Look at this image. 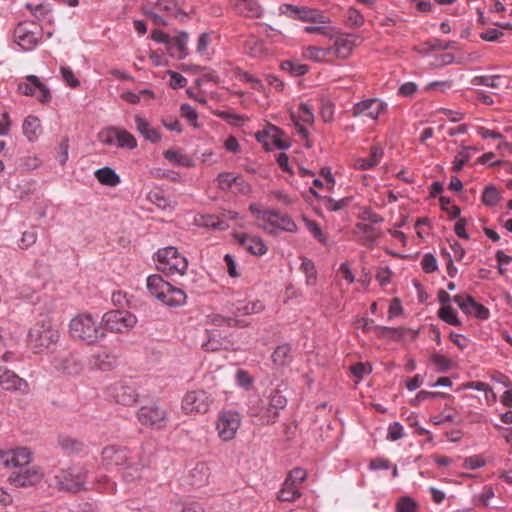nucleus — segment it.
Returning a JSON list of instances; mask_svg holds the SVG:
<instances>
[{"label": "nucleus", "instance_id": "ddd939ff", "mask_svg": "<svg viewBox=\"0 0 512 512\" xmlns=\"http://www.w3.org/2000/svg\"><path fill=\"white\" fill-rule=\"evenodd\" d=\"M36 30L34 23H19L13 33L15 42L25 51L34 49L40 39V32Z\"/></svg>", "mask_w": 512, "mask_h": 512}, {"label": "nucleus", "instance_id": "c756f323", "mask_svg": "<svg viewBox=\"0 0 512 512\" xmlns=\"http://www.w3.org/2000/svg\"><path fill=\"white\" fill-rule=\"evenodd\" d=\"M383 156V151L380 147L373 145L370 148V154L368 159L358 158L356 162H354V167H358L362 170L372 168L380 161Z\"/></svg>", "mask_w": 512, "mask_h": 512}, {"label": "nucleus", "instance_id": "c9c22d12", "mask_svg": "<svg viewBox=\"0 0 512 512\" xmlns=\"http://www.w3.org/2000/svg\"><path fill=\"white\" fill-rule=\"evenodd\" d=\"M59 446L66 452L79 453L84 450V443L70 436H60L58 438Z\"/></svg>", "mask_w": 512, "mask_h": 512}, {"label": "nucleus", "instance_id": "4be33fe9", "mask_svg": "<svg viewBox=\"0 0 512 512\" xmlns=\"http://www.w3.org/2000/svg\"><path fill=\"white\" fill-rule=\"evenodd\" d=\"M233 236L235 240L251 254L256 256L266 254L267 246L260 237L245 233H234Z\"/></svg>", "mask_w": 512, "mask_h": 512}, {"label": "nucleus", "instance_id": "052dcab7", "mask_svg": "<svg viewBox=\"0 0 512 512\" xmlns=\"http://www.w3.org/2000/svg\"><path fill=\"white\" fill-rule=\"evenodd\" d=\"M37 240V232L34 230L31 231H24L22 233V236L19 240V247L21 249H28L32 245L36 243Z\"/></svg>", "mask_w": 512, "mask_h": 512}, {"label": "nucleus", "instance_id": "69168bd1", "mask_svg": "<svg viewBox=\"0 0 512 512\" xmlns=\"http://www.w3.org/2000/svg\"><path fill=\"white\" fill-rule=\"evenodd\" d=\"M63 80L72 88L80 85L79 80L75 77L73 71L69 67H61L60 69Z\"/></svg>", "mask_w": 512, "mask_h": 512}, {"label": "nucleus", "instance_id": "2f4dec72", "mask_svg": "<svg viewBox=\"0 0 512 512\" xmlns=\"http://www.w3.org/2000/svg\"><path fill=\"white\" fill-rule=\"evenodd\" d=\"M126 466L123 469L122 477L126 482H134L140 479L143 475V472L146 468L143 463H132L131 461H127Z\"/></svg>", "mask_w": 512, "mask_h": 512}, {"label": "nucleus", "instance_id": "f257e3e1", "mask_svg": "<svg viewBox=\"0 0 512 512\" xmlns=\"http://www.w3.org/2000/svg\"><path fill=\"white\" fill-rule=\"evenodd\" d=\"M286 389L285 385H278L270 389L264 398L258 401L257 406L250 407L251 416L257 418L262 425L275 423L280 410L287 405V397L284 395Z\"/></svg>", "mask_w": 512, "mask_h": 512}, {"label": "nucleus", "instance_id": "338daca9", "mask_svg": "<svg viewBox=\"0 0 512 512\" xmlns=\"http://www.w3.org/2000/svg\"><path fill=\"white\" fill-rule=\"evenodd\" d=\"M305 221H306L308 230L314 236V238H316L319 242L326 244L327 239H326L325 235L323 234L321 228L318 226V224L314 221L307 220V219Z\"/></svg>", "mask_w": 512, "mask_h": 512}, {"label": "nucleus", "instance_id": "20e7f679", "mask_svg": "<svg viewBox=\"0 0 512 512\" xmlns=\"http://www.w3.org/2000/svg\"><path fill=\"white\" fill-rule=\"evenodd\" d=\"M60 338V331L50 319L44 317L37 321L28 334L29 345L36 351L42 352L50 349Z\"/></svg>", "mask_w": 512, "mask_h": 512}, {"label": "nucleus", "instance_id": "a19ab883", "mask_svg": "<svg viewBox=\"0 0 512 512\" xmlns=\"http://www.w3.org/2000/svg\"><path fill=\"white\" fill-rule=\"evenodd\" d=\"M453 301L459 306V308L465 314H472L473 307L475 306V300L470 295L458 294L453 297Z\"/></svg>", "mask_w": 512, "mask_h": 512}, {"label": "nucleus", "instance_id": "13d9d810", "mask_svg": "<svg viewBox=\"0 0 512 512\" xmlns=\"http://www.w3.org/2000/svg\"><path fill=\"white\" fill-rule=\"evenodd\" d=\"M439 202L441 208L447 211L451 218H458L460 216V208L456 205H452L450 198L441 196Z\"/></svg>", "mask_w": 512, "mask_h": 512}, {"label": "nucleus", "instance_id": "e2e57ef3", "mask_svg": "<svg viewBox=\"0 0 512 512\" xmlns=\"http://www.w3.org/2000/svg\"><path fill=\"white\" fill-rule=\"evenodd\" d=\"M431 361L436 365L440 372H446L451 367V361L438 353H435L431 356Z\"/></svg>", "mask_w": 512, "mask_h": 512}, {"label": "nucleus", "instance_id": "680f3d73", "mask_svg": "<svg viewBox=\"0 0 512 512\" xmlns=\"http://www.w3.org/2000/svg\"><path fill=\"white\" fill-rule=\"evenodd\" d=\"M404 436L403 426L399 422H393L388 427L387 439L396 441Z\"/></svg>", "mask_w": 512, "mask_h": 512}, {"label": "nucleus", "instance_id": "774afa93", "mask_svg": "<svg viewBox=\"0 0 512 512\" xmlns=\"http://www.w3.org/2000/svg\"><path fill=\"white\" fill-rule=\"evenodd\" d=\"M168 75H170V86L173 89L182 88L187 84V79L178 72H174L172 70L167 71Z\"/></svg>", "mask_w": 512, "mask_h": 512}, {"label": "nucleus", "instance_id": "49530a36", "mask_svg": "<svg viewBox=\"0 0 512 512\" xmlns=\"http://www.w3.org/2000/svg\"><path fill=\"white\" fill-rule=\"evenodd\" d=\"M188 33L182 31L173 40V46L177 48L179 54L178 59H183L188 55L187 51Z\"/></svg>", "mask_w": 512, "mask_h": 512}, {"label": "nucleus", "instance_id": "a211bd4d", "mask_svg": "<svg viewBox=\"0 0 512 512\" xmlns=\"http://www.w3.org/2000/svg\"><path fill=\"white\" fill-rule=\"evenodd\" d=\"M129 450L126 447L110 445L102 449L101 463L104 467L120 466L127 463Z\"/></svg>", "mask_w": 512, "mask_h": 512}, {"label": "nucleus", "instance_id": "473e14b6", "mask_svg": "<svg viewBox=\"0 0 512 512\" xmlns=\"http://www.w3.org/2000/svg\"><path fill=\"white\" fill-rule=\"evenodd\" d=\"M263 308H264L263 304L258 300L250 301V302L239 301L235 305L233 313L236 316L250 315V314H255V313L261 312L263 310Z\"/></svg>", "mask_w": 512, "mask_h": 512}, {"label": "nucleus", "instance_id": "412c9836", "mask_svg": "<svg viewBox=\"0 0 512 512\" xmlns=\"http://www.w3.org/2000/svg\"><path fill=\"white\" fill-rule=\"evenodd\" d=\"M52 365L58 371L68 375H78L83 370L81 360L74 354L55 357L52 361Z\"/></svg>", "mask_w": 512, "mask_h": 512}, {"label": "nucleus", "instance_id": "de8ad7c7", "mask_svg": "<svg viewBox=\"0 0 512 512\" xmlns=\"http://www.w3.org/2000/svg\"><path fill=\"white\" fill-rule=\"evenodd\" d=\"M396 512H418V504L413 498L403 496L397 501Z\"/></svg>", "mask_w": 512, "mask_h": 512}, {"label": "nucleus", "instance_id": "0eeeda50", "mask_svg": "<svg viewBox=\"0 0 512 512\" xmlns=\"http://www.w3.org/2000/svg\"><path fill=\"white\" fill-rule=\"evenodd\" d=\"M119 354L116 349L100 346L87 359V367L91 371H111L117 367Z\"/></svg>", "mask_w": 512, "mask_h": 512}, {"label": "nucleus", "instance_id": "864d4df0", "mask_svg": "<svg viewBox=\"0 0 512 512\" xmlns=\"http://www.w3.org/2000/svg\"><path fill=\"white\" fill-rule=\"evenodd\" d=\"M238 176H235L231 172L220 173L216 179L218 188L221 190H227L231 186L236 184Z\"/></svg>", "mask_w": 512, "mask_h": 512}, {"label": "nucleus", "instance_id": "423d86ee", "mask_svg": "<svg viewBox=\"0 0 512 512\" xmlns=\"http://www.w3.org/2000/svg\"><path fill=\"white\" fill-rule=\"evenodd\" d=\"M137 323L135 315L126 310H111L103 314L101 326L104 332L124 333Z\"/></svg>", "mask_w": 512, "mask_h": 512}, {"label": "nucleus", "instance_id": "f3484780", "mask_svg": "<svg viewBox=\"0 0 512 512\" xmlns=\"http://www.w3.org/2000/svg\"><path fill=\"white\" fill-rule=\"evenodd\" d=\"M329 39L333 40V45L328 47L330 55L346 59L352 54V39L349 34L333 28L332 36H329Z\"/></svg>", "mask_w": 512, "mask_h": 512}, {"label": "nucleus", "instance_id": "9b49d317", "mask_svg": "<svg viewBox=\"0 0 512 512\" xmlns=\"http://www.w3.org/2000/svg\"><path fill=\"white\" fill-rule=\"evenodd\" d=\"M44 476L39 466H25L13 471L8 482L16 488L31 487L39 484Z\"/></svg>", "mask_w": 512, "mask_h": 512}, {"label": "nucleus", "instance_id": "aec40b11", "mask_svg": "<svg viewBox=\"0 0 512 512\" xmlns=\"http://www.w3.org/2000/svg\"><path fill=\"white\" fill-rule=\"evenodd\" d=\"M262 220L275 229L295 233L297 225L287 214H281L275 210H266L262 213Z\"/></svg>", "mask_w": 512, "mask_h": 512}, {"label": "nucleus", "instance_id": "ea45409f", "mask_svg": "<svg viewBox=\"0 0 512 512\" xmlns=\"http://www.w3.org/2000/svg\"><path fill=\"white\" fill-rule=\"evenodd\" d=\"M292 120H299L304 124H313L314 113L312 107L308 103H300L298 116L292 115Z\"/></svg>", "mask_w": 512, "mask_h": 512}, {"label": "nucleus", "instance_id": "c03bdc74", "mask_svg": "<svg viewBox=\"0 0 512 512\" xmlns=\"http://www.w3.org/2000/svg\"><path fill=\"white\" fill-rule=\"evenodd\" d=\"M470 147H462L458 154L454 157L452 170L460 172L463 167L469 162L471 155L469 153Z\"/></svg>", "mask_w": 512, "mask_h": 512}, {"label": "nucleus", "instance_id": "b1692460", "mask_svg": "<svg viewBox=\"0 0 512 512\" xmlns=\"http://www.w3.org/2000/svg\"><path fill=\"white\" fill-rule=\"evenodd\" d=\"M211 471L206 463H198L188 475V483L193 487H203L209 482Z\"/></svg>", "mask_w": 512, "mask_h": 512}, {"label": "nucleus", "instance_id": "6ab92c4d", "mask_svg": "<svg viewBox=\"0 0 512 512\" xmlns=\"http://www.w3.org/2000/svg\"><path fill=\"white\" fill-rule=\"evenodd\" d=\"M387 105L377 98L366 99L357 104H354V117L366 116L372 120H377L378 117L385 113Z\"/></svg>", "mask_w": 512, "mask_h": 512}, {"label": "nucleus", "instance_id": "1a4fd4ad", "mask_svg": "<svg viewBox=\"0 0 512 512\" xmlns=\"http://www.w3.org/2000/svg\"><path fill=\"white\" fill-rule=\"evenodd\" d=\"M214 397L205 390L187 392L182 400V408L188 414H205L210 410Z\"/></svg>", "mask_w": 512, "mask_h": 512}, {"label": "nucleus", "instance_id": "37998d69", "mask_svg": "<svg viewBox=\"0 0 512 512\" xmlns=\"http://www.w3.org/2000/svg\"><path fill=\"white\" fill-rule=\"evenodd\" d=\"M290 352L291 348L289 345H280L278 346L273 354H272V360L277 365H285L290 359Z\"/></svg>", "mask_w": 512, "mask_h": 512}, {"label": "nucleus", "instance_id": "e433bc0d", "mask_svg": "<svg viewBox=\"0 0 512 512\" xmlns=\"http://www.w3.org/2000/svg\"><path fill=\"white\" fill-rule=\"evenodd\" d=\"M116 146L119 148L135 149L137 147L136 138L128 131L117 128Z\"/></svg>", "mask_w": 512, "mask_h": 512}, {"label": "nucleus", "instance_id": "4468645a", "mask_svg": "<svg viewBox=\"0 0 512 512\" xmlns=\"http://www.w3.org/2000/svg\"><path fill=\"white\" fill-rule=\"evenodd\" d=\"M32 454L26 447H17L10 450H0V464L6 468L20 469L29 465Z\"/></svg>", "mask_w": 512, "mask_h": 512}, {"label": "nucleus", "instance_id": "5701e85b", "mask_svg": "<svg viewBox=\"0 0 512 512\" xmlns=\"http://www.w3.org/2000/svg\"><path fill=\"white\" fill-rule=\"evenodd\" d=\"M0 385L5 390L17 391L26 388L27 382L20 378L15 372L0 367Z\"/></svg>", "mask_w": 512, "mask_h": 512}, {"label": "nucleus", "instance_id": "c85d7f7f", "mask_svg": "<svg viewBox=\"0 0 512 512\" xmlns=\"http://www.w3.org/2000/svg\"><path fill=\"white\" fill-rule=\"evenodd\" d=\"M157 8L180 21H184L187 18V14L173 0H160L157 3Z\"/></svg>", "mask_w": 512, "mask_h": 512}, {"label": "nucleus", "instance_id": "dca6fc26", "mask_svg": "<svg viewBox=\"0 0 512 512\" xmlns=\"http://www.w3.org/2000/svg\"><path fill=\"white\" fill-rule=\"evenodd\" d=\"M280 12L292 19L302 21H311L325 23L326 17L316 9H310L305 6H295L292 4H284L280 6Z\"/></svg>", "mask_w": 512, "mask_h": 512}, {"label": "nucleus", "instance_id": "79ce46f5", "mask_svg": "<svg viewBox=\"0 0 512 512\" xmlns=\"http://www.w3.org/2000/svg\"><path fill=\"white\" fill-rule=\"evenodd\" d=\"M438 316L441 320L454 326H460L461 321L458 319L456 312L450 305L442 306L438 311Z\"/></svg>", "mask_w": 512, "mask_h": 512}, {"label": "nucleus", "instance_id": "3c124183", "mask_svg": "<svg viewBox=\"0 0 512 512\" xmlns=\"http://www.w3.org/2000/svg\"><path fill=\"white\" fill-rule=\"evenodd\" d=\"M281 68L293 76H301L308 72L307 65L295 63L293 61H284L281 64Z\"/></svg>", "mask_w": 512, "mask_h": 512}, {"label": "nucleus", "instance_id": "6e6552de", "mask_svg": "<svg viewBox=\"0 0 512 512\" xmlns=\"http://www.w3.org/2000/svg\"><path fill=\"white\" fill-rule=\"evenodd\" d=\"M87 474L88 472L84 467H71L60 471L55 476L56 484L61 490L76 493L84 489Z\"/></svg>", "mask_w": 512, "mask_h": 512}, {"label": "nucleus", "instance_id": "4c0bfd02", "mask_svg": "<svg viewBox=\"0 0 512 512\" xmlns=\"http://www.w3.org/2000/svg\"><path fill=\"white\" fill-rule=\"evenodd\" d=\"M115 399L123 405H130L136 401L133 389L128 386L118 385L115 388Z\"/></svg>", "mask_w": 512, "mask_h": 512}, {"label": "nucleus", "instance_id": "5fc2aeb1", "mask_svg": "<svg viewBox=\"0 0 512 512\" xmlns=\"http://www.w3.org/2000/svg\"><path fill=\"white\" fill-rule=\"evenodd\" d=\"M116 132L117 127H108L103 129L99 134L98 138L100 142H102L105 145H116Z\"/></svg>", "mask_w": 512, "mask_h": 512}, {"label": "nucleus", "instance_id": "f8f14e48", "mask_svg": "<svg viewBox=\"0 0 512 512\" xmlns=\"http://www.w3.org/2000/svg\"><path fill=\"white\" fill-rule=\"evenodd\" d=\"M19 93L35 97L40 103L47 104L51 101L50 89L35 75H28L24 82L18 84Z\"/></svg>", "mask_w": 512, "mask_h": 512}, {"label": "nucleus", "instance_id": "0e129e2a", "mask_svg": "<svg viewBox=\"0 0 512 512\" xmlns=\"http://www.w3.org/2000/svg\"><path fill=\"white\" fill-rule=\"evenodd\" d=\"M236 381H237V384L246 389V390H249L252 386V383H253V379L252 377L249 375V373L245 370H238L237 373H236Z\"/></svg>", "mask_w": 512, "mask_h": 512}, {"label": "nucleus", "instance_id": "58836bf2", "mask_svg": "<svg viewBox=\"0 0 512 512\" xmlns=\"http://www.w3.org/2000/svg\"><path fill=\"white\" fill-rule=\"evenodd\" d=\"M199 224L207 228L218 230H226L229 227L226 221L214 215L201 216Z\"/></svg>", "mask_w": 512, "mask_h": 512}, {"label": "nucleus", "instance_id": "6e6d98bb", "mask_svg": "<svg viewBox=\"0 0 512 512\" xmlns=\"http://www.w3.org/2000/svg\"><path fill=\"white\" fill-rule=\"evenodd\" d=\"M245 49L251 56H258L263 52V42L255 37H250L245 43Z\"/></svg>", "mask_w": 512, "mask_h": 512}, {"label": "nucleus", "instance_id": "8fccbe9b", "mask_svg": "<svg viewBox=\"0 0 512 512\" xmlns=\"http://www.w3.org/2000/svg\"><path fill=\"white\" fill-rule=\"evenodd\" d=\"M499 199V192L495 186L489 185L485 187L482 195V201L485 205L495 206L499 202Z\"/></svg>", "mask_w": 512, "mask_h": 512}, {"label": "nucleus", "instance_id": "393cba45", "mask_svg": "<svg viewBox=\"0 0 512 512\" xmlns=\"http://www.w3.org/2000/svg\"><path fill=\"white\" fill-rule=\"evenodd\" d=\"M236 12L249 18H258L262 14V8L257 0H232Z\"/></svg>", "mask_w": 512, "mask_h": 512}, {"label": "nucleus", "instance_id": "09e8293b", "mask_svg": "<svg viewBox=\"0 0 512 512\" xmlns=\"http://www.w3.org/2000/svg\"><path fill=\"white\" fill-rule=\"evenodd\" d=\"M301 270L305 273L307 283L313 285L316 281L317 271L314 262L308 258H302Z\"/></svg>", "mask_w": 512, "mask_h": 512}, {"label": "nucleus", "instance_id": "f03ea898", "mask_svg": "<svg viewBox=\"0 0 512 512\" xmlns=\"http://www.w3.org/2000/svg\"><path fill=\"white\" fill-rule=\"evenodd\" d=\"M69 334L75 339L88 345L95 344L106 337L101 322L88 313H82L70 320Z\"/></svg>", "mask_w": 512, "mask_h": 512}, {"label": "nucleus", "instance_id": "cd10ccee", "mask_svg": "<svg viewBox=\"0 0 512 512\" xmlns=\"http://www.w3.org/2000/svg\"><path fill=\"white\" fill-rule=\"evenodd\" d=\"M361 235L359 240H362L365 245H371L378 237V230L371 224L358 223L354 229V235Z\"/></svg>", "mask_w": 512, "mask_h": 512}, {"label": "nucleus", "instance_id": "7ed1b4c3", "mask_svg": "<svg viewBox=\"0 0 512 512\" xmlns=\"http://www.w3.org/2000/svg\"><path fill=\"white\" fill-rule=\"evenodd\" d=\"M149 293L169 307H178L186 303V294L181 288L172 286L160 275H150L147 278Z\"/></svg>", "mask_w": 512, "mask_h": 512}, {"label": "nucleus", "instance_id": "603ef678", "mask_svg": "<svg viewBox=\"0 0 512 512\" xmlns=\"http://www.w3.org/2000/svg\"><path fill=\"white\" fill-rule=\"evenodd\" d=\"M305 57L314 61H323L329 54L328 48H321L316 46H309L305 50Z\"/></svg>", "mask_w": 512, "mask_h": 512}, {"label": "nucleus", "instance_id": "2eb2a0df", "mask_svg": "<svg viewBox=\"0 0 512 512\" xmlns=\"http://www.w3.org/2000/svg\"><path fill=\"white\" fill-rule=\"evenodd\" d=\"M137 418L142 425L159 429L166 425L167 413L164 409L153 404L142 406L137 412Z\"/></svg>", "mask_w": 512, "mask_h": 512}, {"label": "nucleus", "instance_id": "9d476101", "mask_svg": "<svg viewBox=\"0 0 512 512\" xmlns=\"http://www.w3.org/2000/svg\"><path fill=\"white\" fill-rule=\"evenodd\" d=\"M241 421L240 414L235 410L220 411L216 420V430L221 440L230 441L234 439Z\"/></svg>", "mask_w": 512, "mask_h": 512}, {"label": "nucleus", "instance_id": "f704fd0d", "mask_svg": "<svg viewBox=\"0 0 512 512\" xmlns=\"http://www.w3.org/2000/svg\"><path fill=\"white\" fill-rule=\"evenodd\" d=\"M40 128V120L32 115L27 116L22 125L23 134L28 138L29 141H33L37 138Z\"/></svg>", "mask_w": 512, "mask_h": 512}, {"label": "nucleus", "instance_id": "a18cd8bd", "mask_svg": "<svg viewBox=\"0 0 512 512\" xmlns=\"http://www.w3.org/2000/svg\"><path fill=\"white\" fill-rule=\"evenodd\" d=\"M502 77L500 75H485V76H476L471 80V84L474 86L483 85L490 88H499V80Z\"/></svg>", "mask_w": 512, "mask_h": 512}, {"label": "nucleus", "instance_id": "39448f33", "mask_svg": "<svg viewBox=\"0 0 512 512\" xmlns=\"http://www.w3.org/2000/svg\"><path fill=\"white\" fill-rule=\"evenodd\" d=\"M155 261L158 270L167 275H184L188 267L186 257L172 246L159 249L155 254Z\"/></svg>", "mask_w": 512, "mask_h": 512}, {"label": "nucleus", "instance_id": "72a5a7b5", "mask_svg": "<svg viewBox=\"0 0 512 512\" xmlns=\"http://www.w3.org/2000/svg\"><path fill=\"white\" fill-rule=\"evenodd\" d=\"M164 157L171 163L182 166L192 167L194 165L193 160L186 154L179 150L168 149L164 152Z\"/></svg>", "mask_w": 512, "mask_h": 512}, {"label": "nucleus", "instance_id": "bf43d9fd", "mask_svg": "<svg viewBox=\"0 0 512 512\" xmlns=\"http://www.w3.org/2000/svg\"><path fill=\"white\" fill-rule=\"evenodd\" d=\"M306 477L307 472L304 469L297 467L290 471L286 479L299 487V485L305 481Z\"/></svg>", "mask_w": 512, "mask_h": 512}, {"label": "nucleus", "instance_id": "a878e982", "mask_svg": "<svg viewBox=\"0 0 512 512\" xmlns=\"http://www.w3.org/2000/svg\"><path fill=\"white\" fill-rule=\"evenodd\" d=\"M136 130L151 143H157L161 140L160 132L153 128L150 123L139 115L135 116Z\"/></svg>", "mask_w": 512, "mask_h": 512}, {"label": "nucleus", "instance_id": "bb28decb", "mask_svg": "<svg viewBox=\"0 0 512 512\" xmlns=\"http://www.w3.org/2000/svg\"><path fill=\"white\" fill-rule=\"evenodd\" d=\"M95 177L99 183L110 187L117 186L121 181L120 176L110 167L97 169Z\"/></svg>", "mask_w": 512, "mask_h": 512}, {"label": "nucleus", "instance_id": "4d7b16f0", "mask_svg": "<svg viewBox=\"0 0 512 512\" xmlns=\"http://www.w3.org/2000/svg\"><path fill=\"white\" fill-rule=\"evenodd\" d=\"M421 267L424 272L433 273L438 269L437 259L433 254L426 253L422 258Z\"/></svg>", "mask_w": 512, "mask_h": 512}, {"label": "nucleus", "instance_id": "7c9ffc66", "mask_svg": "<svg viewBox=\"0 0 512 512\" xmlns=\"http://www.w3.org/2000/svg\"><path fill=\"white\" fill-rule=\"evenodd\" d=\"M301 497L299 487L285 479L282 488L279 490L277 498L282 502H292Z\"/></svg>", "mask_w": 512, "mask_h": 512}]
</instances>
